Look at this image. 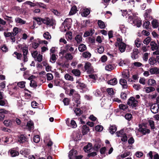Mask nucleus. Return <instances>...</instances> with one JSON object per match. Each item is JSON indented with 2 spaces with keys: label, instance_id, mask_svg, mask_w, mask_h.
Instances as JSON below:
<instances>
[{
  "label": "nucleus",
  "instance_id": "1",
  "mask_svg": "<svg viewBox=\"0 0 159 159\" xmlns=\"http://www.w3.org/2000/svg\"><path fill=\"white\" fill-rule=\"evenodd\" d=\"M115 45L116 46H118V49L120 52H123L125 51L126 45L122 42V39L121 36H119L117 37Z\"/></svg>",
  "mask_w": 159,
  "mask_h": 159
},
{
  "label": "nucleus",
  "instance_id": "2",
  "mask_svg": "<svg viewBox=\"0 0 159 159\" xmlns=\"http://www.w3.org/2000/svg\"><path fill=\"white\" fill-rule=\"evenodd\" d=\"M133 16H129V22L134 25H136L138 27H140L142 25V21L138 16H135L134 15Z\"/></svg>",
  "mask_w": 159,
  "mask_h": 159
},
{
  "label": "nucleus",
  "instance_id": "3",
  "mask_svg": "<svg viewBox=\"0 0 159 159\" xmlns=\"http://www.w3.org/2000/svg\"><path fill=\"white\" fill-rule=\"evenodd\" d=\"M72 20L70 18L65 19L61 27V30L62 32H66L69 30L71 27Z\"/></svg>",
  "mask_w": 159,
  "mask_h": 159
},
{
  "label": "nucleus",
  "instance_id": "4",
  "mask_svg": "<svg viewBox=\"0 0 159 159\" xmlns=\"http://www.w3.org/2000/svg\"><path fill=\"white\" fill-rule=\"evenodd\" d=\"M128 104L132 107L137 106L138 104V101L135 100L133 97H131L129 99L127 102Z\"/></svg>",
  "mask_w": 159,
  "mask_h": 159
},
{
  "label": "nucleus",
  "instance_id": "5",
  "mask_svg": "<svg viewBox=\"0 0 159 159\" xmlns=\"http://www.w3.org/2000/svg\"><path fill=\"white\" fill-rule=\"evenodd\" d=\"M55 21L52 19H50L48 17H46L43 19V23L49 26H52L55 23Z\"/></svg>",
  "mask_w": 159,
  "mask_h": 159
},
{
  "label": "nucleus",
  "instance_id": "6",
  "mask_svg": "<svg viewBox=\"0 0 159 159\" xmlns=\"http://www.w3.org/2000/svg\"><path fill=\"white\" fill-rule=\"evenodd\" d=\"M84 68L87 72L89 73H90L93 71V68L91 66V64L89 62H86L84 65Z\"/></svg>",
  "mask_w": 159,
  "mask_h": 159
},
{
  "label": "nucleus",
  "instance_id": "7",
  "mask_svg": "<svg viewBox=\"0 0 159 159\" xmlns=\"http://www.w3.org/2000/svg\"><path fill=\"white\" fill-rule=\"evenodd\" d=\"M73 100L75 102V103L74 104V106L76 105V107H78L80 103V95L78 94H75Z\"/></svg>",
  "mask_w": 159,
  "mask_h": 159
},
{
  "label": "nucleus",
  "instance_id": "8",
  "mask_svg": "<svg viewBox=\"0 0 159 159\" xmlns=\"http://www.w3.org/2000/svg\"><path fill=\"white\" fill-rule=\"evenodd\" d=\"M68 120H69V119H67L66 121V124L68 126L73 128H75L77 127V125L75 121L72 120L70 123Z\"/></svg>",
  "mask_w": 159,
  "mask_h": 159
},
{
  "label": "nucleus",
  "instance_id": "9",
  "mask_svg": "<svg viewBox=\"0 0 159 159\" xmlns=\"http://www.w3.org/2000/svg\"><path fill=\"white\" fill-rule=\"evenodd\" d=\"M139 131L143 135L149 134L150 132V130L144 126L140 127L139 128Z\"/></svg>",
  "mask_w": 159,
  "mask_h": 159
},
{
  "label": "nucleus",
  "instance_id": "10",
  "mask_svg": "<svg viewBox=\"0 0 159 159\" xmlns=\"http://www.w3.org/2000/svg\"><path fill=\"white\" fill-rule=\"evenodd\" d=\"M151 9H149L145 11V12L144 14V16L145 19L147 20H150L152 19L151 17L150 16V14L151 12Z\"/></svg>",
  "mask_w": 159,
  "mask_h": 159
},
{
  "label": "nucleus",
  "instance_id": "11",
  "mask_svg": "<svg viewBox=\"0 0 159 159\" xmlns=\"http://www.w3.org/2000/svg\"><path fill=\"white\" fill-rule=\"evenodd\" d=\"M151 110L152 112L154 114L157 113L158 111L157 104H154L152 105L151 107Z\"/></svg>",
  "mask_w": 159,
  "mask_h": 159
},
{
  "label": "nucleus",
  "instance_id": "12",
  "mask_svg": "<svg viewBox=\"0 0 159 159\" xmlns=\"http://www.w3.org/2000/svg\"><path fill=\"white\" fill-rule=\"evenodd\" d=\"M130 154V152L127 151L124 152L122 154L119 155L117 157V159H123L125 157L129 156Z\"/></svg>",
  "mask_w": 159,
  "mask_h": 159
},
{
  "label": "nucleus",
  "instance_id": "13",
  "mask_svg": "<svg viewBox=\"0 0 159 159\" xmlns=\"http://www.w3.org/2000/svg\"><path fill=\"white\" fill-rule=\"evenodd\" d=\"M138 50L136 48L133 50V52L131 54V57L133 59H136L138 57Z\"/></svg>",
  "mask_w": 159,
  "mask_h": 159
},
{
  "label": "nucleus",
  "instance_id": "14",
  "mask_svg": "<svg viewBox=\"0 0 159 159\" xmlns=\"http://www.w3.org/2000/svg\"><path fill=\"white\" fill-rule=\"evenodd\" d=\"M94 33V30L93 29H90L89 30L86 31L84 34V37H87L92 35Z\"/></svg>",
  "mask_w": 159,
  "mask_h": 159
},
{
  "label": "nucleus",
  "instance_id": "15",
  "mask_svg": "<svg viewBox=\"0 0 159 159\" xmlns=\"http://www.w3.org/2000/svg\"><path fill=\"white\" fill-rule=\"evenodd\" d=\"M92 144L90 143H88V145L84 147V150L86 152H90L92 151Z\"/></svg>",
  "mask_w": 159,
  "mask_h": 159
},
{
  "label": "nucleus",
  "instance_id": "16",
  "mask_svg": "<svg viewBox=\"0 0 159 159\" xmlns=\"http://www.w3.org/2000/svg\"><path fill=\"white\" fill-rule=\"evenodd\" d=\"M10 153L12 157L17 156L19 154V152L15 150L14 148L11 149L9 150Z\"/></svg>",
  "mask_w": 159,
  "mask_h": 159
},
{
  "label": "nucleus",
  "instance_id": "17",
  "mask_svg": "<svg viewBox=\"0 0 159 159\" xmlns=\"http://www.w3.org/2000/svg\"><path fill=\"white\" fill-rule=\"evenodd\" d=\"M34 123L33 121H29L27 123L26 128L30 130L34 129Z\"/></svg>",
  "mask_w": 159,
  "mask_h": 159
},
{
  "label": "nucleus",
  "instance_id": "18",
  "mask_svg": "<svg viewBox=\"0 0 159 159\" xmlns=\"http://www.w3.org/2000/svg\"><path fill=\"white\" fill-rule=\"evenodd\" d=\"M152 74H159V68L157 67L151 68L149 70Z\"/></svg>",
  "mask_w": 159,
  "mask_h": 159
},
{
  "label": "nucleus",
  "instance_id": "19",
  "mask_svg": "<svg viewBox=\"0 0 159 159\" xmlns=\"http://www.w3.org/2000/svg\"><path fill=\"white\" fill-rule=\"evenodd\" d=\"M15 21L16 23H19L20 25L25 24L26 23L25 21L23 20L19 17L16 18Z\"/></svg>",
  "mask_w": 159,
  "mask_h": 159
},
{
  "label": "nucleus",
  "instance_id": "20",
  "mask_svg": "<svg viewBox=\"0 0 159 159\" xmlns=\"http://www.w3.org/2000/svg\"><path fill=\"white\" fill-rule=\"evenodd\" d=\"M26 137L23 135H21L18 137V141L20 143H22L26 141Z\"/></svg>",
  "mask_w": 159,
  "mask_h": 159
},
{
  "label": "nucleus",
  "instance_id": "21",
  "mask_svg": "<svg viewBox=\"0 0 159 159\" xmlns=\"http://www.w3.org/2000/svg\"><path fill=\"white\" fill-rule=\"evenodd\" d=\"M30 153V150L27 148H23L20 151V154L22 155H26L29 154Z\"/></svg>",
  "mask_w": 159,
  "mask_h": 159
},
{
  "label": "nucleus",
  "instance_id": "22",
  "mask_svg": "<svg viewBox=\"0 0 159 159\" xmlns=\"http://www.w3.org/2000/svg\"><path fill=\"white\" fill-rule=\"evenodd\" d=\"M120 83L122 85L124 88H127V81L126 80L123 79H121L120 80Z\"/></svg>",
  "mask_w": 159,
  "mask_h": 159
},
{
  "label": "nucleus",
  "instance_id": "23",
  "mask_svg": "<svg viewBox=\"0 0 159 159\" xmlns=\"http://www.w3.org/2000/svg\"><path fill=\"white\" fill-rule=\"evenodd\" d=\"M150 45L152 50H156L158 48V45L154 41H152L150 43Z\"/></svg>",
  "mask_w": 159,
  "mask_h": 159
},
{
  "label": "nucleus",
  "instance_id": "24",
  "mask_svg": "<svg viewBox=\"0 0 159 159\" xmlns=\"http://www.w3.org/2000/svg\"><path fill=\"white\" fill-rule=\"evenodd\" d=\"M145 91L147 93L153 92L155 90V89L152 87H148L144 88Z\"/></svg>",
  "mask_w": 159,
  "mask_h": 159
},
{
  "label": "nucleus",
  "instance_id": "25",
  "mask_svg": "<svg viewBox=\"0 0 159 159\" xmlns=\"http://www.w3.org/2000/svg\"><path fill=\"white\" fill-rule=\"evenodd\" d=\"M23 4L25 5H29L30 7H33L35 6H37L36 2L35 3H34L29 1L25 2Z\"/></svg>",
  "mask_w": 159,
  "mask_h": 159
},
{
  "label": "nucleus",
  "instance_id": "26",
  "mask_svg": "<svg viewBox=\"0 0 159 159\" xmlns=\"http://www.w3.org/2000/svg\"><path fill=\"white\" fill-rule=\"evenodd\" d=\"M89 127L86 125H83L82 127V131L83 135L86 134L89 131Z\"/></svg>",
  "mask_w": 159,
  "mask_h": 159
},
{
  "label": "nucleus",
  "instance_id": "27",
  "mask_svg": "<svg viewBox=\"0 0 159 159\" xmlns=\"http://www.w3.org/2000/svg\"><path fill=\"white\" fill-rule=\"evenodd\" d=\"M64 77L65 79L67 80H69L71 81H74L73 77L69 75V74H66L65 75Z\"/></svg>",
  "mask_w": 159,
  "mask_h": 159
},
{
  "label": "nucleus",
  "instance_id": "28",
  "mask_svg": "<svg viewBox=\"0 0 159 159\" xmlns=\"http://www.w3.org/2000/svg\"><path fill=\"white\" fill-rule=\"evenodd\" d=\"M116 129L117 128L115 125H111L109 128V132L111 134H113L116 131Z\"/></svg>",
  "mask_w": 159,
  "mask_h": 159
},
{
  "label": "nucleus",
  "instance_id": "29",
  "mask_svg": "<svg viewBox=\"0 0 159 159\" xmlns=\"http://www.w3.org/2000/svg\"><path fill=\"white\" fill-rule=\"evenodd\" d=\"M123 78L127 79L129 77V72L127 70H125L122 73Z\"/></svg>",
  "mask_w": 159,
  "mask_h": 159
},
{
  "label": "nucleus",
  "instance_id": "30",
  "mask_svg": "<svg viewBox=\"0 0 159 159\" xmlns=\"http://www.w3.org/2000/svg\"><path fill=\"white\" fill-rule=\"evenodd\" d=\"M134 43L135 45L137 48L139 47L142 44L141 40L139 38H137L135 40Z\"/></svg>",
  "mask_w": 159,
  "mask_h": 159
},
{
  "label": "nucleus",
  "instance_id": "31",
  "mask_svg": "<svg viewBox=\"0 0 159 159\" xmlns=\"http://www.w3.org/2000/svg\"><path fill=\"white\" fill-rule=\"evenodd\" d=\"M75 39L77 43H80L82 41V35L80 34L77 35L75 36Z\"/></svg>",
  "mask_w": 159,
  "mask_h": 159
},
{
  "label": "nucleus",
  "instance_id": "32",
  "mask_svg": "<svg viewBox=\"0 0 159 159\" xmlns=\"http://www.w3.org/2000/svg\"><path fill=\"white\" fill-rule=\"evenodd\" d=\"M75 152L73 150H71L69 152V157L70 159H73L75 157Z\"/></svg>",
  "mask_w": 159,
  "mask_h": 159
},
{
  "label": "nucleus",
  "instance_id": "33",
  "mask_svg": "<svg viewBox=\"0 0 159 159\" xmlns=\"http://www.w3.org/2000/svg\"><path fill=\"white\" fill-rule=\"evenodd\" d=\"M86 45L83 44H80L78 47V49L80 52H83L86 49Z\"/></svg>",
  "mask_w": 159,
  "mask_h": 159
},
{
  "label": "nucleus",
  "instance_id": "34",
  "mask_svg": "<svg viewBox=\"0 0 159 159\" xmlns=\"http://www.w3.org/2000/svg\"><path fill=\"white\" fill-rule=\"evenodd\" d=\"M117 83V81L116 78H114L110 80L108 82V83L110 85H114L116 84Z\"/></svg>",
  "mask_w": 159,
  "mask_h": 159
},
{
  "label": "nucleus",
  "instance_id": "35",
  "mask_svg": "<svg viewBox=\"0 0 159 159\" xmlns=\"http://www.w3.org/2000/svg\"><path fill=\"white\" fill-rule=\"evenodd\" d=\"M148 85L150 86H154L156 84V81L154 79H149L148 82Z\"/></svg>",
  "mask_w": 159,
  "mask_h": 159
},
{
  "label": "nucleus",
  "instance_id": "36",
  "mask_svg": "<svg viewBox=\"0 0 159 159\" xmlns=\"http://www.w3.org/2000/svg\"><path fill=\"white\" fill-rule=\"evenodd\" d=\"M71 72L75 76H79L80 75V70L77 69H74L71 70Z\"/></svg>",
  "mask_w": 159,
  "mask_h": 159
},
{
  "label": "nucleus",
  "instance_id": "37",
  "mask_svg": "<svg viewBox=\"0 0 159 159\" xmlns=\"http://www.w3.org/2000/svg\"><path fill=\"white\" fill-rule=\"evenodd\" d=\"M98 23L99 27L101 29H104L105 28L106 25L101 20H98Z\"/></svg>",
  "mask_w": 159,
  "mask_h": 159
},
{
  "label": "nucleus",
  "instance_id": "38",
  "mask_svg": "<svg viewBox=\"0 0 159 159\" xmlns=\"http://www.w3.org/2000/svg\"><path fill=\"white\" fill-rule=\"evenodd\" d=\"M76 11L77 7L75 6H74L71 7L69 14L70 15H72L75 13Z\"/></svg>",
  "mask_w": 159,
  "mask_h": 159
},
{
  "label": "nucleus",
  "instance_id": "39",
  "mask_svg": "<svg viewBox=\"0 0 159 159\" xmlns=\"http://www.w3.org/2000/svg\"><path fill=\"white\" fill-rule=\"evenodd\" d=\"M74 112L76 116H80L83 113V111L79 108H75L74 110Z\"/></svg>",
  "mask_w": 159,
  "mask_h": 159
},
{
  "label": "nucleus",
  "instance_id": "40",
  "mask_svg": "<svg viewBox=\"0 0 159 159\" xmlns=\"http://www.w3.org/2000/svg\"><path fill=\"white\" fill-rule=\"evenodd\" d=\"M64 57L67 60H70L73 59V57L71 53H68L65 54Z\"/></svg>",
  "mask_w": 159,
  "mask_h": 159
},
{
  "label": "nucleus",
  "instance_id": "41",
  "mask_svg": "<svg viewBox=\"0 0 159 159\" xmlns=\"http://www.w3.org/2000/svg\"><path fill=\"white\" fill-rule=\"evenodd\" d=\"M152 27L154 28H157L159 25V23L157 20H154L152 22Z\"/></svg>",
  "mask_w": 159,
  "mask_h": 159
},
{
  "label": "nucleus",
  "instance_id": "42",
  "mask_svg": "<svg viewBox=\"0 0 159 159\" xmlns=\"http://www.w3.org/2000/svg\"><path fill=\"white\" fill-rule=\"evenodd\" d=\"M90 10L89 9H84V11L82 14V15L84 17L87 16L90 13Z\"/></svg>",
  "mask_w": 159,
  "mask_h": 159
},
{
  "label": "nucleus",
  "instance_id": "43",
  "mask_svg": "<svg viewBox=\"0 0 159 159\" xmlns=\"http://www.w3.org/2000/svg\"><path fill=\"white\" fill-rule=\"evenodd\" d=\"M157 61L154 58L151 57L149 59V63L151 65H153Z\"/></svg>",
  "mask_w": 159,
  "mask_h": 159
},
{
  "label": "nucleus",
  "instance_id": "44",
  "mask_svg": "<svg viewBox=\"0 0 159 159\" xmlns=\"http://www.w3.org/2000/svg\"><path fill=\"white\" fill-rule=\"evenodd\" d=\"M3 123L6 126H10L12 125V121L9 120H6L4 121Z\"/></svg>",
  "mask_w": 159,
  "mask_h": 159
},
{
  "label": "nucleus",
  "instance_id": "45",
  "mask_svg": "<svg viewBox=\"0 0 159 159\" xmlns=\"http://www.w3.org/2000/svg\"><path fill=\"white\" fill-rule=\"evenodd\" d=\"M119 107L120 109L124 111H125L128 108L127 105L124 104H120Z\"/></svg>",
  "mask_w": 159,
  "mask_h": 159
},
{
  "label": "nucleus",
  "instance_id": "46",
  "mask_svg": "<svg viewBox=\"0 0 159 159\" xmlns=\"http://www.w3.org/2000/svg\"><path fill=\"white\" fill-rule=\"evenodd\" d=\"M43 36L44 38L47 39V40L50 39L51 38V35H50L49 33L48 32L44 33L43 34Z\"/></svg>",
  "mask_w": 159,
  "mask_h": 159
},
{
  "label": "nucleus",
  "instance_id": "47",
  "mask_svg": "<svg viewBox=\"0 0 159 159\" xmlns=\"http://www.w3.org/2000/svg\"><path fill=\"white\" fill-rule=\"evenodd\" d=\"M150 24V22L147 21H145L143 24V27L147 30L149 29V25Z\"/></svg>",
  "mask_w": 159,
  "mask_h": 159
},
{
  "label": "nucleus",
  "instance_id": "48",
  "mask_svg": "<svg viewBox=\"0 0 159 159\" xmlns=\"http://www.w3.org/2000/svg\"><path fill=\"white\" fill-rule=\"evenodd\" d=\"M125 133H124V130L121 129L116 133V135L118 137H121L124 136Z\"/></svg>",
  "mask_w": 159,
  "mask_h": 159
},
{
  "label": "nucleus",
  "instance_id": "49",
  "mask_svg": "<svg viewBox=\"0 0 159 159\" xmlns=\"http://www.w3.org/2000/svg\"><path fill=\"white\" fill-rule=\"evenodd\" d=\"M97 49L98 52L100 54L102 53L104 50L103 47L101 45H99L98 46Z\"/></svg>",
  "mask_w": 159,
  "mask_h": 159
},
{
  "label": "nucleus",
  "instance_id": "50",
  "mask_svg": "<svg viewBox=\"0 0 159 159\" xmlns=\"http://www.w3.org/2000/svg\"><path fill=\"white\" fill-rule=\"evenodd\" d=\"M83 56L85 58H89L91 56V54L89 52H86L83 53Z\"/></svg>",
  "mask_w": 159,
  "mask_h": 159
},
{
  "label": "nucleus",
  "instance_id": "51",
  "mask_svg": "<svg viewBox=\"0 0 159 159\" xmlns=\"http://www.w3.org/2000/svg\"><path fill=\"white\" fill-rule=\"evenodd\" d=\"M120 28L122 33H125L127 30V28L124 25H120Z\"/></svg>",
  "mask_w": 159,
  "mask_h": 159
},
{
  "label": "nucleus",
  "instance_id": "52",
  "mask_svg": "<svg viewBox=\"0 0 159 159\" xmlns=\"http://www.w3.org/2000/svg\"><path fill=\"white\" fill-rule=\"evenodd\" d=\"M56 59L57 58L56 55L54 54H52L50 57V61L52 63H54Z\"/></svg>",
  "mask_w": 159,
  "mask_h": 159
},
{
  "label": "nucleus",
  "instance_id": "53",
  "mask_svg": "<svg viewBox=\"0 0 159 159\" xmlns=\"http://www.w3.org/2000/svg\"><path fill=\"white\" fill-rule=\"evenodd\" d=\"M22 50L24 56L26 55L28 53V48L26 47H24L22 48Z\"/></svg>",
  "mask_w": 159,
  "mask_h": 159
},
{
  "label": "nucleus",
  "instance_id": "54",
  "mask_svg": "<svg viewBox=\"0 0 159 159\" xmlns=\"http://www.w3.org/2000/svg\"><path fill=\"white\" fill-rule=\"evenodd\" d=\"M105 69L107 70L111 71L114 69V67L111 65H108L105 66Z\"/></svg>",
  "mask_w": 159,
  "mask_h": 159
},
{
  "label": "nucleus",
  "instance_id": "55",
  "mask_svg": "<svg viewBox=\"0 0 159 159\" xmlns=\"http://www.w3.org/2000/svg\"><path fill=\"white\" fill-rule=\"evenodd\" d=\"M25 81H21L17 84L18 86L21 88H23L25 87Z\"/></svg>",
  "mask_w": 159,
  "mask_h": 159
},
{
  "label": "nucleus",
  "instance_id": "56",
  "mask_svg": "<svg viewBox=\"0 0 159 159\" xmlns=\"http://www.w3.org/2000/svg\"><path fill=\"white\" fill-rule=\"evenodd\" d=\"M40 140V137L38 135H36L34 136L33 141L35 143H38Z\"/></svg>",
  "mask_w": 159,
  "mask_h": 159
},
{
  "label": "nucleus",
  "instance_id": "57",
  "mask_svg": "<svg viewBox=\"0 0 159 159\" xmlns=\"http://www.w3.org/2000/svg\"><path fill=\"white\" fill-rule=\"evenodd\" d=\"M66 38L71 40L72 38V34L70 32H68L66 33L65 35Z\"/></svg>",
  "mask_w": 159,
  "mask_h": 159
},
{
  "label": "nucleus",
  "instance_id": "58",
  "mask_svg": "<svg viewBox=\"0 0 159 159\" xmlns=\"http://www.w3.org/2000/svg\"><path fill=\"white\" fill-rule=\"evenodd\" d=\"M37 6H38L44 9L46 8V5L41 2H36Z\"/></svg>",
  "mask_w": 159,
  "mask_h": 159
},
{
  "label": "nucleus",
  "instance_id": "59",
  "mask_svg": "<svg viewBox=\"0 0 159 159\" xmlns=\"http://www.w3.org/2000/svg\"><path fill=\"white\" fill-rule=\"evenodd\" d=\"M107 59V57L106 55H103L101 57L100 60L102 62H105L106 61Z\"/></svg>",
  "mask_w": 159,
  "mask_h": 159
},
{
  "label": "nucleus",
  "instance_id": "60",
  "mask_svg": "<svg viewBox=\"0 0 159 159\" xmlns=\"http://www.w3.org/2000/svg\"><path fill=\"white\" fill-rule=\"evenodd\" d=\"M66 52L67 51L65 49H61L59 53V56L61 57H62L64 54L66 53Z\"/></svg>",
  "mask_w": 159,
  "mask_h": 159
},
{
  "label": "nucleus",
  "instance_id": "61",
  "mask_svg": "<svg viewBox=\"0 0 159 159\" xmlns=\"http://www.w3.org/2000/svg\"><path fill=\"white\" fill-rule=\"evenodd\" d=\"M94 94L97 97L100 96L101 92L98 89L96 90L93 92Z\"/></svg>",
  "mask_w": 159,
  "mask_h": 159
},
{
  "label": "nucleus",
  "instance_id": "62",
  "mask_svg": "<svg viewBox=\"0 0 159 159\" xmlns=\"http://www.w3.org/2000/svg\"><path fill=\"white\" fill-rule=\"evenodd\" d=\"M151 40V38L150 37H148L144 40L143 42L144 44L147 45L150 43Z\"/></svg>",
  "mask_w": 159,
  "mask_h": 159
},
{
  "label": "nucleus",
  "instance_id": "63",
  "mask_svg": "<svg viewBox=\"0 0 159 159\" xmlns=\"http://www.w3.org/2000/svg\"><path fill=\"white\" fill-rule=\"evenodd\" d=\"M103 129V127L102 126L98 125L95 127V130L98 131H101Z\"/></svg>",
  "mask_w": 159,
  "mask_h": 159
},
{
  "label": "nucleus",
  "instance_id": "64",
  "mask_svg": "<svg viewBox=\"0 0 159 159\" xmlns=\"http://www.w3.org/2000/svg\"><path fill=\"white\" fill-rule=\"evenodd\" d=\"M18 33V29L17 27H15L13 29V31L11 32L12 35L15 36Z\"/></svg>",
  "mask_w": 159,
  "mask_h": 159
}]
</instances>
